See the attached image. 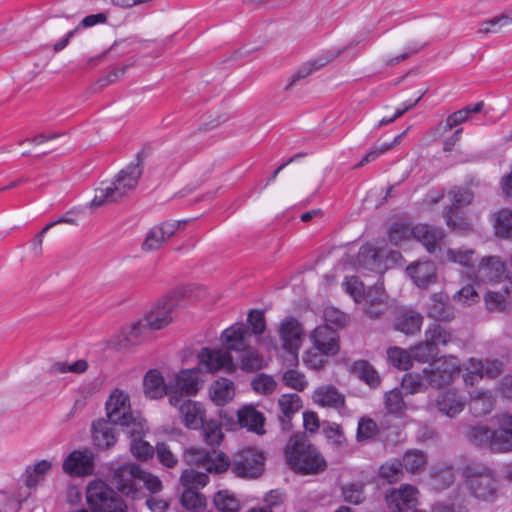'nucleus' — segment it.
Here are the masks:
<instances>
[{
    "instance_id": "7ed1b4c3",
    "label": "nucleus",
    "mask_w": 512,
    "mask_h": 512,
    "mask_svg": "<svg viewBox=\"0 0 512 512\" xmlns=\"http://www.w3.org/2000/svg\"><path fill=\"white\" fill-rule=\"evenodd\" d=\"M145 157V152L143 150L139 151L134 161L122 169L110 185L97 188L95 196L90 203L91 207H100L109 203L119 202L129 191L134 190L143 173Z\"/></svg>"
},
{
    "instance_id": "49530a36",
    "label": "nucleus",
    "mask_w": 512,
    "mask_h": 512,
    "mask_svg": "<svg viewBox=\"0 0 512 512\" xmlns=\"http://www.w3.org/2000/svg\"><path fill=\"white\" fill-rule=\"evenodd\" d=\"M50 467L51 463L47 460H41L32 467H28L26 469V486L28 488L36 487Z\"/></svg>"
},
{
    "instance_id": "a878e982",
    "label": "nucleus",
    "mask_w": 512,
    "mask_h": 512,
    "mask_svg": "<svg viewBox=\"0 0 512 512\" xmlns=\"http://www.w3.org/2000/svg\"><path fill=\"white\" fill-rule=\"evenodd\" d=\"M490 450L493 452L512 451V415L502 420L498 430H493Z\"/></svg>"
},
{
    "instance_id": "5701e85b",
    "label": "nucleus",
    "mask_w": 512,
    "mask_h": 512,
    "mask_svg": "<svg viewBox=\"0 0 512 512\" xmlns=\"http://www.w3.org/2000/svg\"><path fill=\"white\" fill-rule=\"evenodd\" d=\"M143 389L146 397L158 399L166 395L169 398L168 383L164 382L162 374L156 370H149L143 379Z\"/></svg>"
},
{
    "instance_id": "0e129e2a",
    "label": "nucleus",
    "mask_w": 512,
    "mask_h": 512,
    "mask_svg": "<svg viewBox=\"0 0 512 512\" xmlns=\"http://www.w3.org/2000/svg\"><path fill=\"white\" fill-rule=\"evenodd\" d=\"M251 386L258 393L270 394L276 389L277 383L271 376L261 374L252 380Z\"/></svg>"
},
{
    "instance_id": "5fc2aeb1",
    "label": "nucleus",
    "mask_w": 512,
    "mask_h": 512,
    "mask_svg": "<svg viewBox=\"0 0 512 512\" xmlns=\"http://www.w3.org/2000/svg\"><path fill=\"white\" fill-rule=\"evenodd\" d=\"M323 433L335 448L341 449L347 446V440L340 425L334 423L323 427Z\"/></svg>"
},
{
    "instance_id": "e433bc0d",
    "label": "nucleus",
    "mask_w": 512,
    "mask_h": 512,
    "mask_svg": "<svg viewBox=\"0 0 512 512\" xmlns=\"http://www.w3.org/2000/svg\"><path fill=\"white\" fill-rule=\"evenodd\" d=\"M365 485L362 482H350L341 486V495L345 502L359 505L365 500Z\"/></svg>"
},
{
    "instance_id": "603ef678",
    "label": "nucleus",
    "mask_w": 512,
    "mask_h": 512,
    "mask_svg": "<svg viewBox=\"0 0 512 512\" xmlns=\"http://www.w3.org/2000/svg\"><path fill=\"white\" fill-rule=\"evenodd\" d=\"M278 405L280 407L281 414H284L285 416H293L300 408H302V400L296 393L283 394L278 400Z\"/></svg>"
},
{
    "instance_id": "6e6552de",
    "label": "nucleus",
    "mask_w": 512,
    "mask_h": 512,
    "mask_svg": "<svg viewBox=\"0 0 512 512\" xmlns=\"http://www.w3.org/2000/svg\"><path fill=\"white\" fill-rule=\"evenodd\" d=\"M105 410L107 419L121 426L124 431L133 427L134 423L144 421L133 415L128 393L118 388L109 395L105 403Z\"/></svg>"
},
{
    "instance_id": "09e8293b",
    "label": "nucleus",
    "mask_w": 512,
    "mask_h": 512,
    "mask_svg": "<svg viewBox=\"0 0 512 512\" xmlns=\"http://www.w3.org/2000/svg\"><path fill=\"white\" fill-rule=\"evenodd\" d=\"M452 208H461L470 205L474 199V194L467 187L455 186L449 191Z\"/></svg>"
},
{
    "instance_id": "052dcab7",
    "label": "nucleus",
    "mask_w": 512,
    "mask_h": 512,
    "mask_svg": "<svg viewBox=\"0 0 512 512\" xmlns=\"http://www.w3.org/2000/svg\"><path fill=\"white\" fill-rule=\"evenodd\" d=\"M402 468L400 460H393L392 462L385 463L380 467L379 475L388 482L393 483L399 480Z\"/></svg>"
},
{
    "instance_id": "f704fd0d",
    "label": "nucleus",
    "mask_w": 512,
    "mask_h": 512,
    "mask_svg": "<svg viewBox=\"0 0 512 512\" xmlns=\"http://www.w3.org/2000/svg\"><path fill=\"white\" fill-rule=\"evenodd\" d=\"M356 265L370 271L378 269L380 260L377 250L373 246L363 245L356 257Z\"/></svg>"
},
{
    "instance_id": "393cba45",
    "label": "nucleus",
    "mask_w": 512,
    "mask_h": 512,
    "mask_svg": "<svg viewBox=\"0 0 512 512\" xmlns=\"http://www.w3.org/2000/svg\"><path fill=\"white\" fill-rule=\"evenodd\" d=\"M407 273L418 287L425 288L435 283L436 267L431 261L417 262L407 267Z\"/></svg>"
},
{
    "instance_id": "f03ea898",
    "label": "nucleus",
    "mask_w": 512,
    "mask_h": 512,
    "mask_svg": "<svg viewBox=\"0 0 512 512\" xmlns=\"http://www.w3.org/2000/svg\"><path fill=\"white\" fill-rule=\"evenodd\" d=\"M187 461L205 469L209 473L221 474L229 468L241 478L255 479L264 472L265 457L262 452L246 448L234 454L232 460L228 456L215 449L191 448L186 453Z\"/></svg>"
},
{
    "instance_id": "13d9d810",
    "label": "nucleus",
    "mask_w": 512,
    "mask_h": 512,
    "mask_svg": "<svg viewBox=\"0 0 512 512\" xmlns=\"http://www.w3.org/2000/svg\"><path fill=\"white\" fill-rule=\"evenodd\" d=\"M248 325H246L251 333V339L253 336L261 335L266 329L265 317L262 311L252 310L248 314L247 318Z\"/></svg>"
},
{
    "instance_id": "864d4df0",
    "label": "nucleus",
    "mask_w": 512,
    "mask_h": 512,
    "mask_svg": "<svg viewBox=\"0 0 512 512\" xmlns=\"http://www.w3.org/2000/svg\"><path fill=\"white\" fill-rule=\"evenodd\" d=\"M324 320L325 325H328L337 331V329L343 328L347 325L349 317L335 307H327L324 310Z\"/></svg>"
},
{
    "instance_id": "1a4fd4ad",
    "label": "nucleus",
    "mask_w": 512,
    "mask_h": 512,
    "mask_svg": "<svg viewBox=\"0 0 512 512\" xmlns=\"http://www.w3.org/2000/svg\"><path fill=\"white\" fill-rule=\"evenodd\" d=\"M181 295L174 293L160 299L144 316V325L151 331L160 330L173 320V313L179 306Z\"/></svg>"
},
{
    "instance_id": "423d86ee",
    "label": "nucleus",
    "mask_w": 512,
    "mask_h": 512,
    "mask_svg": "<svg viewBox=\"0 0 512 512\" xmlns=\"http://www.w3.org/2000/svg\"><path fill=\"white\" fill-rule=\"evenodd\" d=\"M86 500L92 512H128L123 498L102 480L89 483Z\"/></svg>"
},
{
    "instance_id": "79ce46f5",
    "label": "nucleus",
    "mask_w": 512,
    "mask_h": 512,
    "mask_svg": "<svg viewBox=\"0 0 512 512\" xmlns=\"http://www.w3.org/2000/svg\"><path fill=\"white\" fill-rule=\"evenodd\" d=\"M180 481L186 489L195 490L204 487L208 483L209 477L206 473L194 469H186L182 472Z\"/></svg>"
},
{
    "instance_id": "f257e3e1",
    "label": "nucleus",
    "mask_w": 512,
    "mask_h": 512,
    "mask_svg": "<svg viewBox=\"0 0 512 512\" xmlns=\"http://www.w3.org/2000/svg\"><path fill=\"white\" fill-rule=\"evenodd\" d=\"M221 342L225 350L204 347L199 352L200 364L208 371L234 372L236 367L230 355L231 351L239 354L242 370L254 372L263 367L262 357L251 346V333L246 324L239 322L225 329L221 334Z\"/></svg>"
},
{
    "instance_id": "58836bf2",
    "label": "nucleus",
    "mask_w": 512,
    "mask_h": 512,
    "mask_svg": "<svg viewBox=\"0 0 512 512\" xmlns=\"http://www.w3.org/2000/svg\"><path fill=\"white\" fill-rule=\"evenodd\" d=\"M493 430L486 426H472L467 431L468 440L476 446L491 448Z\"/></svg>"
},
{
    "instance_id": "e2e57ef3",
    "label": "nucleus",
    "mask_w": 512,
    "mask_h": 512,
    "mask_svg": "<svg viewBox=\"0 0 512 512\" xmlns=\"http://www.w3.org/2000/svg\"><path fill=\"white\" fill-rule=\"evenodd\" d=\"M401 387L408 394L423 392L425 384L419 374H406L401 382Z\"/></svg>"
},
{
    "instance_id": "4d7b16f0",
    "label": "nucleus",
    "mask_w": 512,
    "mask_h": 512,
    "mask_svg": "<svg viewBox=\"0 0 512 512\" xmlns=\"http://www.w3.org/2000/svg\"><path fill=\"white\" fill-rule=\"evenodd\" d=\"M445 219L447 225L455 232L465 233L471 229L470 224L466 222L465 219L459 215L452 207H449L446 211Z\"/></svg>"
},
{
    "instance_id": "72a5a7b5",
    "label": "nucleus",
    "mask_w": 512,
    "mask_h": 512,
    "mask_svg": "<svg viewBox=\"0 0 512 512\" xmlns=\"http://www.w3.org/2000/svg\"><path fill=\"white\" fill-rule=\"evenodd\" d=\"M504 271V265L499 257L490 256L483 258L479 264L478 272L488 280L498 279Z\"/></svg>"
},
{
    "instance_id": "4be33fe9",
    "label": "nucleus",
    "mask_w": 512,
    "mask_h": 512,
    "mask_svg": "<svg viewBox=\"0 0 512 512\" xmlns=\"http://www.w3.org/2000/svg\"><path fill=\"white\" fill-rule=\"evenodd\" d=\"M237 418L240 427L247 428L249 431L262 435L265 433L263 413L256 410L252 405H246L237 411Z\"/></svg>"
},
{
    "instance_id": "338daca9",
    "label": "nucleus",
    "mask_w": 512,
    "mask_h": 512,
    "mask_svg": "<svg viewBox=\"0 0 512 512\" xmlns=\"http://www.w3.org/2000/svg\"><path fill=\"white\" fill-rule=\"evenodd\" d=\"M156 456L158 461L168 468H173L178 462L176 456L171 452L168 445L163 442L157 443Z\"/></svg>"
},
{
    "instance_id": "3c124183",
    "label": "nucleus",
    "mask_w": 512,
    "mask_h": 512,
    "mask_svg": "<svg viewBox=\"0 0 512 512\" xmlns=\"http://www.w3.org/2000/svg\"><path fill=\"white\" fill-rule=\"evenodd\" d=\"M410 352L412 360L420 363H427L434 359V357L438 354V351H435L433 344H429L427 340L413 346L410 349Z\"/></svg>"
},
{
    "instance_id": "dca6fc26",
    "label": "nucleus",
    "mask_w": 512,
    "mask_h": 512,
    "mask_svg": "<svg viewBox=\"0 0 512 512\" xmlns=\"http://www.w3.org/2000/svg\"><path fill=\"white\" fill-rule=\"evenodd\" d=\"M63 470L71 476H85L92 474L93 457L87 452L73 451L63 462Z\"/></svg>"
},
{
    "instance_id": "0eeeda50",
    "label": "nucleus",
    "mask_w": 512,
    "mask_h": 512,
    "mask_svg": "<svg viewBox=\"0 0 512 512\" xmlns=\"http://www.w3.org/2000/svg\"><path fill=\"white\" fill-rule=\"evenodd\" d=\"M198 359L200 360L199 357ZM202 369L209 372L204 365L199 363L198 367L182 369L168 382L169 404H177L182 399H189L188 397L197 394L203 383L201 379Z\"/></svg>"
},
{
    "instance_id": "ea45409f",
    "label": "nucleus",
    "mask_w": 512,
    "mask_h": 512,
    "mask_svg": "<svg viewBox=\"0 0 512 512\" xmlns=\"http://www.w3.org/2000/svg\"><path fill=\"white\" fill-rule=\"evenodd\" d=\"M426 340L433 344L435 351H438L439 345H447L452 340V335L439 324H432L425 332Z\"/></svg>"
},
{
    "instance_id": "8fccbe9b",
    "label": "nucleus",
    "mask_w": 512,
    "mask_h": 512,
    "mask_svg": "<svg viewBox=\"0 0 512 512\" xmlns=\"http://www.w3.org/2000/svg\"><path fill=\"white\" fill-rule=\"evenodd\" d=\"M401 463L407 471L416 473L424 469L426 456L421 451H409L404 454Z\"/></svg>"
},
{
    "instance_id": "bb28decb",
    "label": "nucleus",
    "mask_w": 512,
    "mask_h": 512,
    "mask_svg": "<svg viewBox=\"0 0 512 512\" xmlns=\"http://www.w3.org/2000/svg\"><path fill=\"white\" fill-rule=\"evenodd\" d=\"M428 316L439 321H447L454 315V308L449 302V297L442 293H434L430 297Z\"/></svg>"
},
{
    "instance_id": "37998d69",
    "label": "nucleus",
    "mask_w": 512,
    "mask_h": 512,
    "mask_svg": "<svg viewBox=\"0 0 512 512\" xmlns=\"http://www.w3.org/2000/svg\"><path fill=\"white\" fill-rule=\"evenodd\" d=\"M389 362L396 368L408 370L412 366V356L410 350H404L399 347H391L387 350Z\"/></svg>"
},
{
    "instance_id": "4c0bfd02",
    "label": "nucleus",
    "mask_w": 512,
    "mask_h": 512,
    "mask_svg": "<svg viewBox=\"0 0 512 512\" xmlns=\"http://www.w3.org/2000/svg\"><path fill=\"white\" fill-rule=\"evenodd\" d=\"M216 509L220 512H239L238 499L227 490L218 491L213 498Z\"/></svg>"
},
{
    "instance_id": "de8ad7c7",
    "label": "nucleus",
    "mask_w": 512,
    "mask_h": 512,
    "mask_svg": "<svg viewBox=\"0 0 512 512\" xmlns=\"http://www.w3.org/2000/svg\"><path fill=\"white\" fill-rule=\"evenodd\" d=\"M379 432L377 423L369 417H361L358 421L356 440L365 442L374 438Z\"/></svg>"
},
{
    "instance_id": "c03bdc74",
    "label": "nucleus",
    "mask_w": 512,
    "mask_h": 512,
    "mask_svg": "<svg viewBox=\"0 0 512 512\" xmlns=\"http://www.w3.org/2000/svg\"><path fill=\"white\" fill-rule=\"evenodd\" d=\"M181 504L188 510L199 512L206 506L205 496L193 489H185L181 495Z\"/></svg>"
},
{
    "instance_id": "c85d7f7f",
    "label": "nucleus",
    "mask_w": 512,
    "mask_h": 512,
    "mask_svg": "<svg viewBox=\"0 0 512 512\" xmlns=\"http://www.w3.org/2000/svg\"><path fill=\"white\" fill-rule=\"evenodd\" d=\"M362 301L364 312L370 318H379L387 308L384 292L380 288L370 289Z\"/></svg>"
},
{
    "instance_id": "bf43d9fd",
    "label": "nucleus",
    "mask_w": 512,
    "mask_h": 512,
    "mask_svg": "<svg viewBox=\"0 0 512 512\" xmlns=\"http://www.w3.org/2000/svg\"><path fill=\"white\" fill-rule=\"evenodd\" d=\"M485 305L490 312H504L507 309L506 297L499 293L488 291L484 297Z\"/></svg>"
},
{
    "instance_id": "aec40b11",
    "label": "nucleus",
    "mask_w": 512,
    "mask_h": 512,
    "mask_svg": "<svg viewBox=\"0 0 512 512\" xmlns=\"http://www.w3.org/2000/svg\"><path fill=\"white\" fill-rule=\"evenodd\" d=\"M177 231V224H160L152 227L142 243L144 251L158 250L162 244L172 237Z\"/></svg>"
},
{
    "instance_id": "4468645a",
    "label": "nucleus",
    "mask_w": 512,
    "mask_h": 512,
    "mask_svg": "<svg viewBox=\"0 0 512 512\" xmlns=\"http://www.w3.org/2000/svg\"><path fill=\"white\" fill-rule=\"evenodd\" d=\"M311 338L317 351L325 356H334L340 350L339 335L328 325L316 327Z\"/></svg>"
},
{
    "instance_id": "ddd939ff",
    "label": "nucleus",
    "mask_w": 512,
    "mask_h": 512,
    "mask_svg": "<svg viewBox=\"0 0 512 512\" xmlns=\"http://www.w3.org/2000/svg\"><path fill=\"white\" fill-rule=\"evenodd\" d=\"M417 493V489L408 484H403L398 489H391L385 497L387 507L392 512L412 510L418 504Z\"/></svg>"
},
{
    "instance_id": "6ab92c4d",
    "label": "nucleus",
    "mask_w": 512,
    "mask_h": 512,
    "mask_svg": "<svg viewBox=\"0 0 512 512\" xmlns=\"http://www.w3.org/2000/svg\"><path fill=\"white\" fill-rule=\"evenodd\" d=\"M114 425H116L114 422L104 418L93 422V441L98 448L109 449L116 443L117 437Z\"/></svg>"
},
{
    "instance_id": "f8f14e48",
    "label": "nucleus",
    "mask_w": 512,
    "mask_h": 512,
    "mask_svg": "<svg viewBox=\"0 0 512 512\" xmlns=\"http://www.w3.org/2000/svg\"><path fill=\"white\" fill-rule=\"evenodd\" d=\"M279 334L283 348L290 354L292 361L297 362L304 336L301 323L294 317H287L281 322Z\"/></svg>"
},
{
    "instance_id": "6e6d98bb",
    "label": "nucleus",
    "mask_w": 512,
    "mask_h": 512,
    "mask_svg": "<svg viewBox=\"0 0 512 512\" xmlns=\"http://www.w3.org/2000/svg\"><path fill=\"white\" fill-rule=\"evenodd\" d=\"M412 236V228L403 223H395L390 226L389 239L391 243L396 246L401 245L403 242L409 240Z\"/></svg>"
},
{
    "instance_id": "cd10ccee",
    "label": "nucleus",
    "mask_w": 512,
    "mask_h": 512,
    "mask_svg": "<svg viewBox=\"0 0 512 512\" xmlns=\"http://www.w3.org/2000/svg\"><path fill=\"white\" fill-rule=\"evenodd\" d=\"M423 317L412 310L400 311L395 318L394 327L406 335H414L420 331Z\"/></svg>"
},
{
    "instance_id": "c756f323",
    "label": "nucleus",
    "mask_w": 512,
    "mask_h": 512,
    "mask_svg": "<svg viewBox=\"0 0 512 512\" xmlns=\"http://www.w3.org/2000/svg\"><path fill=\"white\" fill-rule=\"evenodd\" d=\"M334 58H335V53H329L326 56H323V57L317 58L315 60L304 63L292 75L291 80L285 86V91L290 90L297 82H299L302 79H305L310 74H312L314 71L319 70L320 68H322L323 66L328 64L330 61H332Z\"/></svg>"
},
{
    "instance_id": "a19ab883",
    "label": "nucleus",
    "mask_w": 512,
    "mask_h": 512,
    "mask_svg": "<svg viewBox=\"0 0 512 512\" xmlns=\"http://www.w3.org/2000/svg\"><path fill=\"white\" fill-rule=\"evenodd\" d=\"M385 408L389 414L402 415L406 410V403L400 389L394 388L387 392L384 397Z\"/></svg>"
},
{
    "instance_id": "473e14b6",
    "label": "nucleus",
    "mask_w": 512,
    "mask_h": 512,
    "mask_svg": "<svg viewBox=\"0 0 512 512\" xmlns=\"http://www.w3.org/2000/svg\"><path fill=\"white\" fill-rule=\"evenodd\" d=\"M494 229L497 237L512 240V210L502 209L494 214Z\"/></svg>"
},
{
    "instance_id": "c9c22d12",
    "label": "nucleus",
    "mask_w": 512,
    "mask_h": 512,
    "mask_svg": "<svg viewBox=\"0 0 512 512\" xmlns=\"http://www.w3.org/2000/svg\"><path fill=\"white\" fill-rule=\"evenodd\" d=\"M200 428L202 429L203 439L209 446L213 447L222 442L224 434L221 424L217 420H204Z\"/></svg>"
},
{
    "instance_id": "a18cd8bd",
    "label": "nucleus",
    "mask_w": 512,
    "mask_h": 512,
    "mask_svg": "<svg viewBox=\"0 0 512 512\" xmlns=\"http://www.w3.org/2000/svg\"><path fill=\"white\" fill-rule=\"evenodd\" d=\"M147 330H149V328L144 325V320H139L127 330L123 331L122 345L128 347L141 343L144 338L143 335Z\"/></svg>"
},
{
    "instance_id": "b1692460",
    "label": "nucleus",
    "mask_w": 512,
    "mask_h": 512,
    "mask_svg": "<svg viewBox=\"0 0 512 512\" xmlns=\"http://www.w3.org/2000/svg\"><path fill=\"white\" fill-rule=\"evenodd\" d=\"M464 401L455 391H443L435 399L434 406L442 414L453 418L464 409Z\"/></svg>"
},
{
    "instance_id": "412c9836",
    "label": "nucleus",
    "mask_w": 512,
    "mask_h": 512,
    "mask_svg": "<svg viewBox=\"0 0 512 512\" xmlns=\"http://www.w3.org/2000/svg\"><path fill=\"white\" fill-rule=\"evenodd\" d=\"M313 401L322 406L341 409L345 406V395L332 385L318 387L313 393Z\"/></svg>"
},
{
    "instance_id": "a211bd4d",
    "label": "nucleus",
    "mask_w": 512,
    "mask_h": 512,
    "mask_svg": "<svg viewBox=\"0 0 512 512\" xmlns=\"http://www.w3.org/2000/svg\"><path fill=\"white\" fill-rule=\"evenodd\" d=\"M145 431V421L134 423V426L125 430L130 435V448L133 455L141 460H147L154 453L153 447L146 441H143Z\"/></svg>"
},
{
    "instance_id": "9d476101",
    "label": "nucleus",
    "mask_w": 512,
    "mask_h": 512,
    "mask_svg": "<svg viewBox=\"0 0 512 512\" xmlns=\"http://www.w3.org/2000/svg\"><path fill=\"white\" fill-rule=\"evenodd\" d=\"M430 369L423 370L424 379L431 387L441 388L452 382L460 372V362L456 357L449 356L434 361Z\"/></svg>"
},
{
    "instance_id": "680f3d73",
    "label": "nucleus",
    "mask_w": 512,
    "mask_h": 512,
    "mask_svg": "<svg viewBox=\"0 0 512 512\" xmlns=\"http://www.w3.org/2000/svg\"><path fill=\"white\" fill-rule=\"evenodd\" d=\"M283 383L297 391H303L307 387V381L302 373L295 370H288L282 376Z\"/></svg>"
},
{
    "instance_id": "f3484780",
    "label": "nucleus",
    "mask_w": 512,
    "mask_h": 512,
    "mask_svg": "<svg viewBox=\"0 0 512 512\" xmlns=\"http://www.w3.org/2000/svg\"><path fill=\"white\" fill-rule=\"evenodd\" d=\"M412 237L421 242L429 253H435L440 249L444 233L439 228L418 224L412 228Z\"/></svg>"
},
{
    "instance_id": "69168bd1",
    "label": "nucleus",
    "mask_w": 512,
    "mask_h": 512,
    "mask_svg": "<svg viewBox=\"0 0 512 512\" xmlns=\"http://www.w3.org/2000/svg\"><path fill=\"white\" fill-rule=\"evenodd\" d=\"M447 254L451 261L467 267H473L476 262V258L474 257L475 252L473 250L449 249Z\"/></svg>"
},
{
    "instance_id": "20e7f679",
    "label": "nucleus",
    "mask_w": 512,
    "mask_h": 512,
    "mask_svg": "<svg viewBox=\"0 0 512 512\" xmlns=\"http://www.w3.org/2000/svg\"><path fill=\"white\" fill-rule=\"evenodd\" d=\"M285 456L290 468L301 475L320 474L327 468L325 458L304 434L290 437L285 447Z\"/></svg>"
},
{
    "instance_id": "774afa93",
    "label": "nucleus",
    "mask_w": 512,
    "mask_h": 512,
    "mask_svg": "<svg viewBox=\"0 0 512 512\" xmlns=\"http://www.w3.org/2000/svg\"><path fill=\"white\" fill-rule=\"evenodd\" d=\"M346 291L353 297L355 302L361 303L367 293L364 292V285L355 276L346 277Z\"/></svg>"
},
{
    "instance_id": "39448f33",
    "label": "nucleus",
    "mask_w": 512,
    "mask_h": 512,
    "mask_svg": "<svg viewBox=\"0 0 512 512\" xmlns=\"http://www.w3.org/2000/svg\"><path fill=\"white\" fill-rule=\"evenodd\" d=\"M463 474L466 486L474 498L485 502H494L498 498L500 484L489 468L468 465Z\"/></svg>"
},
{
    "instance_id": "2eb2a0df",
    "label": "nucleus",
    "mask_w": 512,
    "mask_h": 512,
    "mask_svg": "<svg viewBox=\"0 0 512 512\" xmlns=\"http://www.w3.org/2000/svg\"><path fill=\"white\" fill-rule=\"evenodd\" d=\"M178 409L183 424L189 429H198L205 420V410L201 403L191 399H182L177 404H170Z\"/></svg>"
},
{
    "instance_id": "9b49d317",
    "label": "nucleus",
    "mask_w": 512,
    "mask_h": 512,
    "mask_svg": "<svg viewBox=\"0 0 512 512\" xmlns=\"http://www.w3.org/2000/svg\"><path fill=\"white\" fill-rule=\"evenodd\" d=\"M139 477L140 466L135 463H125L113 469L111 483L125 496L136 498L141 490Z\"/></svg>"
},
{
    "instance_id": "7c9ffc66",
    "label": "nucleus",
    "mask_w": 512,
    "mask_h": 512,
    "mask_svg": "<svg viewBox=\"0 0 512 512\" xmlns=\"http://www.w3.org/2000/svg\"><path fill=\"white\" fill-rule=\"evenodd\" d=\"M234 383L226 378L216 380L210 387L211 400L218 406H224L233 399Z\"/></svg>"
},
{
    "instance_id": "2f4dec72",
    "label": "nucleus",
    "mask_w": 512,
    "mask_h": 512,
    "mask_svg": "<svg viewBox=\"0 0 512 512\" xmlns=\"http://www.w3.org/2000/svg\"><path fill=\"white\" fill-rule=\"evenodd\" d=\"M351 372L370 388H377L381 379L373 365L366 360H357L351 366Z\"/></svg>"
}]
</instances>
